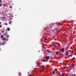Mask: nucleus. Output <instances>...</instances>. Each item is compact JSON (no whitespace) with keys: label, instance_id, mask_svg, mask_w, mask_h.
Here are the masks:
<instances>
[{"label":"nucleus","instance_id":"nucleus-18","mask_svg":"<svg viewBox=\"0 0 76 76\" xmlns=\"http://www.w3.org/2000/svg\"><path fill=\"white\" fill-rule=\"evenodd\" d=\"M7 31H10V28H7Z\"/></svg>","mask_w":76,"mask_h":76},{"label":"nucleus","instance_id":"nucleus-21","mask_svg":"<svg viewBox=\"0 0 76 76\" xmlns=\"http://www.w3.org/2000/svg\"><path fill=\"white\" fill-rule=\"evenodd\" d=\"M45 59H44L43 60V62H45Z\"/></svg>","mask_w":76,"mask_h":76},{"label":"nucleus","instance_id":"nucleus-2","mask_svg":"<svg viewBox=\"0 0 76 76\" xmlns=\"http://www.w3.org/2000/svg\"><path fill=\"white\" fill-rule=\"evenodd\" d=\"M68 55H69V52H66L65 53V56H67Z\"/></svg>","mask_w":76,"mask_h":76},{"label":"nucleus","instance_id":"nucleus-15","mask_svg":"<svg viewBox=\"0 0 76 76\" xmlns=\"http://www.w3.org/2000/svg\"><path fill=\"white\" fill-rule=\"evenodd\" d=\"M71 67L73 68L74 67V65L73 64H72L71 65Z\"/></svg>","mask_w":76,"mask_h":76},{"label":"nucleus","instance_id":"nucleus-16","mask_svg":"<svg viewBox=\"0 0 76 76\" xmlns=\"http://www.w3.org/2000/svg\"><path fill=\"white\" fill-rule=\"evenodd\" d=\"M63 69H66V67L65 66H63Z\"/></svg>","mask_w":76,"mask_h":76},{"label":"nucleus","instance_id":"nucleus-10","mask_svg":"<svg viewBox=\"0 0 76 76\" xmlns=\"http://www.w3.org/2000/svg\"><path fill=\"white\" fill-rule=\"evenodd\" d=\"M50 28H53V25H50Z\"/></svg>","mask_w":76,"mask_h":76},{"label":"nucleus","instance_id":"nucleus-20","mask_svg":"<svg viewBox=\"0 0 76 76\" xmlns=\"http://www.w3.org/2000/svg\"><path fill=\"white\" fill-rule=\"evenodd\" d=\"M9 22V24H10V23H11V22H12V21H10Z\"/></svg>","mask_w":76,"mask_h":76},{"label":"nucleus","instance_id":"nucleus-23","mask_svg":"<svg viewBox=\"0 0 76 76\" xmlns=\"http://www.w3.org/2000/svg\"><path fill=\"white\" fill-rule=\"evenodd\" d=\"M40 63H39L37 64V65H40Z\"/></svg>","mask_w":76,"mask_h":76},{"label":"nucleus","instance_id":"nucleus-24","mask_svg":"<svg viewBox=\"0 0 76 76\" xmlns=\"http://www.w3.org/2000/svg\"><path fill=\"white\" fill-rule=\"evenodd\" d=\"M0 3H2V1H1V0H0Z\"/></svg>","mask_w":76,"mask_h":76},{"label":"nucleus","instance_id":"nucleus-27","mask_svg":"<svg viewBox=\"0 0 76 76\" xmlns=\"http://www.w3.org/2000/svg\"><path fill=\"white\" fill-rule=\"evenodd\" d=\"M51 45L52 46H53V45H54L53 44H51Z\"/></svg>","mask_w":76,"mask_h":76},{"label":"nucleus","instance_id":"nucleus-4","mask_svg":"<svg viewBox=\"0 0 76 76\" xmlns=\"http://www.w3.org/2000/svg\"><path fill=\"white\" fill-rule=\"evenodd\" d=\"M69 51L70 53H71V54H73V52L72 50H69Z\"/></svg>","mask_w":76,"mask_h":76},{"label":"nucleus","instance_id":"nucleus-30","mask_svg":"<svg viewBox=\"0 0 76 76\" xmlns=\"http://www.w3.org/2000/svg\"><path fill=\"white\" fill-rule=\"evenodd\" d=\"M2 44L3 45H4V43H2Z\"/></svg>","mask_w":76,"mask_h":76},{"label":"nucleus","instance_id":"nucleus-17","mask_svg":"<svg viewBox=\"0 0 76 76\" xmlns=\"http://www.w3.org/2000/svg\"><path fill=\"white\" fill-rule=\"evenodd\" d=\"M1 38H3V35H1Z\"/></svg>","mask_w":76,"mask_h":76},{"label":"nucleus","instance_id":"nucleus-1","mask_svg":"<svg viewBox=\"0 0 76 76\" xmlns=\"http://www.w3.org/2000/svg\"><path fill=\"white\" fill-rule=\"evenodd\" d=\"M64 49L63 48L61 49V52L62 53H64Z\"/></svg>","mask_w":76,"mask_h":76},{"label":"nucleus","instance_id":"nucleus-19","mask_svg":"<svg viewBox=\"0 0 76 76\" xmlns=\"http://www.w3.org/2000/svg\"><path fill=\"white\" fill-rule=\"evenodd\" d=\"M2 6V4L1 3L0 4V7H1Z\"/></svg>","mask_w":76,"mask_h":76},{"label":"nucleus","instance_id":"nucleus-8","mask_svg":"<svg viewBox=\"0 0 76 76\" xmlns=\"http://www.w3.org/2000/svg\"><path fill=\"white\" fill-rule=\"evenodd\" d=\"M75 57H74L72 58V60H75Z\"/></svg>","mask_w":76,"mask_h":76},{"label":"nucleus","instance_id":"nucleus-6","mask_svg":"<svg viewBox=\"0 0 76 76\" xmlns=\"http://www.w3.org/2000/svg\"><path fill=\"white\" fill-rule=\"evenodd\" d=\"M8 35V34H7V33H6L4 34V36H6Z\"/></svg>","mask_w":76,"mask_h":76},{"label":"nucleus","instance_id":"nucleus-3","mask_svg":"<svg viewBox=\"0 0 76 76\" xmlns=\"http://www.w3.org/2000/svg\"><path fill=\"white\" fill-rule=\"evenodd\" d=\"M55 54L56 55H58L60 54V53L58 52H55Z\"/></svg>","mask_w":76,"mask_h":76},{"label":"nucleus","instance_id":"nucleus-33","mask_svg":"<svg viewBox=\"0 0 76 76\" xmlns=\"http://www.w3.org/2000/svg\"><path fill=\"white\" fill-rule=\"evenodd\" d=\"M53 55H54V54H53Z\"/></svg>","mask_w":76,"mask_h":76},{"label":"nucleus","instance_id":"nucleus-32","mask_svg":"<svg viewBox=\"0 0 76 76\" xmlns=\"http://www.w3.org/2000/svg\"><path fill=\"white\" fill-rule=\"evenodd\" d=\"M45 45H46V46H47V45H47V44H46Z\"/></svg>","mask_w":76,"mask_h":76},{"label":"nucleus","instance_id":"nucleus-9","mask_svg":"<svg viewBox=\"0 0 76 76\" xmlns=\"http://www.w3.org/2000/svg\"><path fill=\"white\" fill-rule=\"evenodd\" d=\"M59 76H65L63 74H62V75H61L60 74V75H59Z\"/></svg>","mask_w":76,"mask_h":76},{"label":"nucleus","instance_id":"nucleus-26","mask_svg":"<svg viewBox=\"0 0 76 76\" xmlns=\"http://www.w3.org/2000/svg\"><path fill=\"white\" fill-rule=\"evenodd\" d=\"M1 27H2V26H1V25H0V28H1Z\"/></svg>","mask_w":76,"mask_h":76},{"label":"nucleus","instance_id":"nucleus-7","mask_svg":"<svg viewBox=\"0 0 76 76\" xmlns=\"http://www.w3.org/2000/svg\"><path fill=\"white\" fill-rule=\"evenodd\" d=\"M41 67H42L43 69L44 68V67H45V65H41Z\"/></svg>","mask_w":76,"mask_h":76},{"label":"nucleus","instance_id":"nucleus-13","mask_svg":"<svg viewBox=\"0 0 76 76\" xmlns=\"http://www.w3.org/2000/svg\"><path fill=\"white\" fill-rule=\"evenodd\" d=\"M2 40H3V41H5V40H6V38H3Z\"/></svg>","mask_w":76,"mask_h":76},{"label":"nucleus","instance_id":"nucleus-5","mask_svg":"<svg viewBox=\"0 0 76 76\" xmlns=\"http://www.w3.org/2000/svg\"><path fill=\"white\" fill-rule=\"evenodd\" d=\"M46 59H47L48 60H49V59H50V56H47L46 57Z\"/></svg>","mask_w":76,"mask_h":76},{"label":"nucleus","instance_id":"nucleus-11","mask_svg":"<svg viewBox=\"0 0 76 76\" xmlns=\"http://www.w3.org/2000/svg\"><path fill=\"white\" fill-rule=\"evenodd\" d=\"M53 75H54V74H55V71H53Z\"/></svg>","mask_w":76,"mask_h":76},{"label":"nucleus","instance_id":"nucleus-35","mask_svg":"<svg viewBox=\"0 0 76 76\" xmlns=\"http://www.w3.org/2000/svg\"><path fill=\"white\" fill-rule=\"evenodd\" d=\"M56 71H57V70H56Z\"/></svg>","mask_w":76,"mask_h":76},{"label":"nucleus","instance_id":"nucleus-25","mask_svg":"<svg viewBox=\"0 0 76 76\" xmlns=\"http://www.w3.org/2000/svg\"><path fill=\"white\" fill-rule=\"evenodd\" d=\"M3 32H4V31H3V30H2V32H1V33H3Z\"/></svg>","mask_w":76,"mask_h":76},{"label":"nucleus","instance_id":"nucleus-28","mask_svg":"<svg viewBox=\"0 0 76 76\" xmlns=\"http://www.w3.org/2000/svg\"><path fill=\"white\" fill-rule=\"evenodd\" d=\"M29 76H32V75H31V74H30Z\"/></svg>","mask_w":76,"mask_h":76},{"label":"nucleus","instance_id":"nucleus-14","mask_svg":"<svg viewBox=\"0 0 76 76\" xmlns=\"http://www.w3.org/2000/svg\"><path fill=\"white\" fill-rule=\"evenodd\" d=\"M22 75V74L21 73L19 72L18 74V75H19L20 76H21V75Z\"/></svg>","mask_w":76,"mask_h":76},{"label":"nucleus","instance_id":"nucleus-29","mask_svg":"<svg viewBox=\"0 0 76 76\" xmlns=\"http://www.w3.org/2000/svg\"><path fill=\"white\" fill-rule=\"evenodd\" d=\"M45 40H47V38H45Z\"/></svg>","mask_w":76,"mask_h":76},{"label":"nucleus","instance_id":"nucleus-12","mask_svg":"<svg viewBox=\"0 0 76 76\" xmlns=\"http://www.w3.org/2000/svg\"><path fill=\"white\" fill-rule=\"evenodd\" d=\"M6 38H9V36L8 35V34L6 36Z\"/></svg>","mask_w":76,"mask_h":76},{"label":"nucleus","instance_id":"nucleus-22","mask_svg":"<svg viewBox=\"0 0 76 76\" xmlns=\"http://www.w3.org/2000/svg\"><path fill=\"white\" fill-rule=\"evenodd\" d=\"M5 25H7V23H5Z\"/></svg>","mask_w":76,"mask_h":76},{"label":"nucleus","instance_id":"nucleus-31","mask_svg":"<svg viewBox=\"0 0 76 76\" xmlns=\"http://www.w3.org/2000/svg\"><path fill=\"white\" fill-rule=\"evenodd\" d=\"M1 22H0V24H1Z\"/></svg>","mask_w":76,"mask_h":76},{"label":"nucleus","instance_id":"nucleus-34","mask_svg":"<svg viewBox=\"0 0 76 76\" xmlns=\"http://www.w3.org/2000/svg\"><path fill=\"white\" fill-rule=\"evenodd\" d=\"M54 43H52V44H53Z\"/></svg>","mask_w":76,"mask_h":76}]
</instances>
